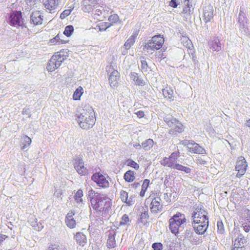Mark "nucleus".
Instances as JSON below:
<instances>
[{
  "mask_svg": "<svg viewBox=\"0 0 250 250\" xmlns=\"http://www.w3.org/2000/svg\"><path fill=\"white\" fill-rule=\"evenodd\" d=\"M161 201L160 197H155L152 200L150 204L152 213L157 214L163 211V205L161 204Z\"/></svg>",
  "mask_w": 250,
  "mask_h": 250,
  "instance_id": "nucleus-13",
  "label": "nucleus"
},
{
  "mask_svg": "<svg viewBox=\"0 0 250 250\" xmlns=\"http://www.w3.org/2000/svg\"><path fill=\"white\" fill-rule=\"evenodd\" d=\"M50 42L52 43H56L58 42V44H60V43H66V42H64L62 40L60 39L59 35L58 34L55 37L52 39L50 41Z\"/></svg>",
  "mask_w": 250,
  "mask_h": 250,
  "instance_id": "nucleus-44",
  "label": "nucleus"
},
{
  "mask_svg": "<svg viewBox=\"0 0 250 250\" xmlns=\"http://www.w3.org/2000/svg\"><path fill=\"white\" fill-rule=\"evenodd\" d=\"M74 238L80 246H83L86 243V237L81 232H77Z\"/></svg>",
  "mask_w": 250,
  "mask_h": 250,
  "instance_id": "nucleus-20",
  "label": "nucleus"
},
{
  "mask_svg": "<svg viewBox=\"0 0 250 250\" xmlns=\"http://www.w3.org/2000/svg\"><path fill=\"white\" fill-rule=\"evenodd\" d=\"M74 167L77 172L81 175H85L87 173V170L84 167V162L80 157L75 159Z\"/></svg>",
  "mask_w": 250,
  "mask_h": 250,
  "instance_id": "nucleus-12",
  "label": "nucleus"
},
{
  "mask_svg": "<svg viewBox=\"0 0 250 250\" xmlns=\"http://www.w3.org/2000/svg\"><path fill=\"white\" fill-rule=\"evenodd\" d=\"M26 3L30 5H34L39 0H26Z\"/></svg>",
  "mask_w": 250,
  "mask_h": 250,
  "instance_id": "nucleus-60",
  "label": "nucleus"
},
{
  "mask_svg": "<svg viewBox=\"0 0 250 250\" xmlns=\"http://www.w3.org/2000/svg\"><path fill=\"white\" fill-rule=\"evenodd\" d=\"M56 56L53 55L48 62L47 69L48 71L53 72L56 69V60H58V58L56 59L57 57Z\"/></svg>",
  "mask_w": 250,
  "mask_h": 250,
  "instance_id": "nucleus-21",
  "label": "nucleus"
},
{
  "mask_svg": "<svg viewBox=\"0 0 250 250\" xmlns=\"http://www.w3.org/2000/svg\"><path fill=\"white\" fill-rule=\"evenodd\" d=\"M180 155V152L179 151L173 152L169 156L171 159L174 162H176L178 157Z\"/></svg>",
  "mask_w": 250,
  "mask_h": 250,
  "instance_id": "nucleus-50",
  "label": "nucleus"
},
{
  "mask_svg": "<svg viewBox=\"0 0 250 250\" xmlns=\"http://www.w3.org/2000/svg\"><path fill=\"white\" fill-rule=\"evenodd\" d=\"M83 90L82 87L78 88L73 94V99L75 100H78L80 99L81 96L83 94L82 91Z\"/></svg>",
  "mask_w": 250,
  "mask_h": 250,
  "instance_id": "nucleus-38",
  "label": "nucleus"
},
{
  "mask_svg": "<svg viewBox=\"0 0 250 250\" xmlns=\"http://www.w3.org/2000/svg\"><path fill=\"white\" fill-rule=\"evenodd\" d=\"M112 24L111 23L104 22V24H102L100 27V30L105 31L107 28L109 27Z\"/></svg>",
  "mask_w": 250,
  "mask_h": 250,
  "instance_id": "nucleus-51",
  "label": "nucleus"
},
{
  "mask_svg": "<svg viewBox=\"0 0 250 250\" xmlns=\"http://www.w3.org/2000/svg\"><path fill=\"white\" fill-rule=\"evenodd\" d=\"M247 163L243 157H239V159L236 162V170L238 171L236 177L240 178L246 172Z\"/></svg>",
  "mask_w": 250,
  "mask_h": 250,
  "instance_id": "nucleus-8",
  "label": "nucleus"
},
{
  "mask_svg": "<svg viewBox=\"0 0 250 250\" xmlns=\"http://www.w3.org/2000/svg\"><path fill=\"white\" fill-rule=\"evenodd\" d=\"M141 68L142 71L143 72H145V73L148 72L149 70H149L150 67L148 66V64H147L146 59H145V58L143 57L141 59Z\"/></svg>",
  "mask_w": 250,
  "mask_h": 250,
  "instance_id": "nucleus-34",
  "label": "nucleus"
},
{
  "mask_svg": "<svg viewBox=\"0 0 250 250\" xmlns=\"http://www.w3.org/2000/svg\"><path fill=\"white\" fill-rule=\"evenodd\" d=\"M183 167V166H182V165H181L180 164H175L174 165L173 168L177 169V170H179L182 171V169H183L182 168Z\"/></svg>",
  "mask_w": 250,
  "mask_h": 250,
  "instance_id": "nucleus-61",
  "label": "nucleus"
},
{
  "mask_svg": "<svg viewBox=\"0 0 250 250\" xmlns=\"http://www.w3.org/2000/svg\"><path fill=\"white\" fill-rule=\"evenodd\" d=\"M135 202V197L133 196H131L129 198L127 199V201L126 204L128 206H131L133 205Z\"/></svg>",
  "mask_w": 250,
  "mask_h": 250,
  "instance_id": "nucleus-54",
  "label": "nucleus"
},
{
  "mask_svg": "<svg viewBox=\"0 0 250 250\" xmlns=\"http://www.w3.org/2000/svg\"><path fill=\"white\" fill-rule=\"evenodd\" d=\"M247 240L244 237L242 238H238L235 240L234 246L235 247H245Z\"/></svg>",
  "mask_w": 250,
  "mask_h": 250,
  "instance_id": "nucleus-33",
  "label": "nucleus"
},
{
  "mask_svg": "<svg viewBox=\"0 0 250 250\" xmlns=\"http://www.w3.org/2000/svg\"><path fill=\"white\" fill-rule=\"evenodd\" d=\"M171 196V193H165L164 194V198L167 202H170L171 201L170 198Z\"/></svg>",
  "mask_w": 250,
  "mask_h": 250,
  "instance_id": "nucleus-58",
  "label": "nucleus"
},
{
  "mask_svg": "<svg viewBox=\"0 0 250 250\" xmlns=\"http://www.w3.org/2000/svg\"><path fill=\"white\" fill-rule=\"evenodd\" d=\"M208 44L210 48L213 51H219L222 49L220 39L218 37H216L213 40L210 41Z\"/></svg>",
  "mask_w": 250,
  "mask_h": 250,
  "instance_id": "nucleus-19",
  "label": "nucleus"
},
{
  "mask_svg": "<svg viewBox=\"0 0 250 250\" xmlns=\"http://www.w3.org/2000/svg\"><path fill=\"white\" fill-rule=\"evenodd\" d=\"M108 20L111 23H115L118 21L119 16L117 14H113L110 16Z\"/></svg>",
  "mask_w": 250,
  "mask_h": 250,
  "instance_id": "nucleus-49",
  "label": "nucleus"
},
{
  "mask_svg": "<svg viewBox=\"0 0 250 250\" xmlns=\"http://www.w3.org/2000/svg\"><path fill=\"white\" fill-rule=\"evenodd\" d=\"M54 55H56V57H57V58L56 59H58V60H56V69H57L59 67H60L61 66V65L62 64V62H63L66 59L67 56L64 55L63 52H62V51L58 52L55 53V54Z\"/></svg>",
  "mask_w": 250,
  "mask_h": 250,
  "instance_id": "nucleus-23",
  "label": "nucleus"
},
{
  "mask_svg": "<svg viewBox=\"0 0 250 250\" xmlns=\"http://www.w3.org/2000/svg\"><path fill=\"white\" fill-rule=\"evenodd\" d=\"M208 223L209 222L205 223H194V222H191V225L195 232L197 234L201 235L204 234L207 231L208 227Z\"/></svg>",
  "mask_w": 250,
  "mask_h": 250,
  "instance_id": "nucleus-15",
  "label": "nucleus"
},
{
  "mask_svg": "<svg viewBox=\"0 0 250 250\" xmlns=\"http://www.w3.org/2000/svg\"><path fill=\"white\" fill-rule=\"evenodd\" d=\"M129 221V218L128 217V216L127 214H125L122 216L121 218V221L120 222V225L122 226L127 225Z\"/></svg>",
  "mask_w": 250,
  "mask_h": 250,
  "instance_id": "nucleus-47",
  "label": "nucleus"
},
{
  "mask_svg": "<svg viewBox=\"0 0 250 250\" xmlns=\"http://www.w3.org/2000/svg\"><path fill=\"white\" fill-rule=\"evenodd\" d=\"M148 217V215L147 211H144V212H142L140 215V219L141 220V221L143 222L144 221V220H146Z\"/></svg>",
  "mask_w": 250,
  "mask_h": 250,
  "instance_id": "nucleus-55",
  "label": "nucleus"
},
{
  "mask_svg": "<svg viewBox=\"0 0 250 250\" xmlns=\"http://www.w3.org/2000/svg\"><path fill=\"white\" fill-rule=\"evenodd\" d=\"M90 203L93 209L103 213H108L112 205L111 201L108 197L98 193L95 197L91 198Z\"/></svg>",
  "mask_w": 250,
  "mask_h": 250,
  "instance_id": "nucleus-2",
  "label": "nucleus"
},
{
  "mask_svg": "<svg viewBox=\"0 0 250 250\" xmlns=\"http://www.w3.org/2000/svg\"><path fill=\"white\" fill-rule=\"evenodd\" d=\"M65 223L68 227L70 229H73L76 226V221L74 219H71L65 221Z\"/></svg>",
  "mask_w": 250,
  "mask_h": 250,
  "instance_id": "nucleus-45",
  "label": "nucleus"
},
{
  "mask_svg": "<svg viewBox=\"0 0 250 250\" xmlns=\"http://www.w3.org/2000/svg\"><path fill=\"white\" fill-rule=\"evenodd\" d=\"M76 120L80 127L84 129L91 128L95 123L94 110L91 107L85 106L77 114Z\"/></svg>",
  "mask_w": 250,
  "mask_h": 250,
  "instance_id": "nucleus-1",
  "label": "nucleus"
},
{
  "mask_svg": "<svg viewBox=\"0 0 250 250\" xmlns=\"http://www.w3.org/2000/svg\"><path fill=\"white\" fill-rule=\"evenodd\" d=\"M9 24L16 27L27 28L25 23H24V19L22 17L21 11H16L11 13L8 19Z\"/></svg>",
  "mask_w": 250,
  "mask_h": 250,
  "instance_id": "nucleus-6",
  "label": "nucleus"
},
{
  "mask_svg": "<svg viewBox=\"0 0 250 250\" xmlns=\"http://www.w3.org/2000/svg\"><path fill=\"white\" fill-rule=\"evenodd\" d=\"M244 230L248 232L250 230V216L244 219V222L242 224Z\"/></svg>",
  "mask_w": 250,
  "mask_h": 250,
  "instance_id": "nucleus-35",
  "label": "nucleus"
},
{
  "mask_svg": "<svg viewBox=\"0 0 250 250\" xmlns=\"http://www.w3.org/2000/svg\"><path fill=\"white\" fill-rule=\"evenodd\" d=\"M126 164L127 166L132 167L135 168L136 170H138L140 167L139 165L131 159L127 160L126 161Z\"/></svg>",
  "mask_w": 250,
  "mask_h": 250,
  "instance_id": "nucleus-40",
  "label": "nucleus"
},
{
  "mask_svg": "<svg viewBox=\"0 0 250 250\" xmlns=\"http://www.w3.org/2000/svg\"><path fill=\"white\" fill-rule=\"evenodd\" d=\"M194 208V210L191 215L192 222L194 223L209 222L208 213L204 209L202 206H198Z\"/></svg>",
  "mask_w": 250,
  "mask_h": 250,
  "instance_id": "nucleus-4",
  "label": "nucleus"
},
{
  "mask_svg": "<svg viewBox=\"0 0 250 250\" xmlns=\"http://www.w3.org/2000/svg\"><path fill=\"white\" fill-rule=\"evenodd\" d=\"M130 78L132 80H133L134 82H135V81L136 80L137 78L139 77L138 74L135 72H131L130 74Z\"/></svg>",
  "mask_w": 250,
  "mask_h": 250,
  "instance_id": "nucleus-57",
  "label": "nucleus"
},
{
  "mask_svg": "<svg viewBox=\"0 0 250 250\" xmlns=\"http://www.w3.org/2000/svg\"><path fill=\"white\" fill-rule=\"evenodd\" d=\"M182 169V171H184L186 173H189L191 171V169L190 168L185 166H183Z\"/></svg>",
  "mask_w": 250,
  "mask_h": 250,
  "instance_id": "nucleus-63",
  "label": "nucleus"
},
{
  "mask_svg": "<svg viewBox=\"0 0 250 250\" xmlns=\"http://www.w3.org/2000/svg\"><path fill=\"white\" fill-rule=\"evenodd\" d=\"M163 94L165 98L173 100V92L170 88L166 87L162 90Z\"/></svg>",
  "mask_w": 250,
  "mask_h": 250,
  "instance_id": "nucleus-28",
  "label": "nucleus"
},
{
  "mask_svg": "<svg viewBox=\"0 0 250 250\" xmlns=\"http://www.w3.org/2000/svg\"><path fill=\"white\" fill-rule=\"evenodd\" d=\"M152 248L153 250H162L163 249V246L161 243H154L152 245Z\"/></svg>",
  "mask_w": 250,
  "mask_h": 250,
  "instance_id": "nucleus-48",
  "label": "nucleus"
},
{
  "mask_svg": "<svg viewBox=\"0 0 250 250\" xmlns=\"http://www.w3.org/2000/svg\"><path fill=\"white\" fill-rule=\"evenodd\" d=\"M161 164L167 166L171 168H173L174 165L175 164V162L173 161L170 158L165 157L161 161Z\"/></svg>",
  "mask_w": 250,
  "mask_h": 250,
  "instance_id": "nucleus-26",
  "label": "nucleus"
},
{
  "mask_svg": "<svg viewBox=\"0 0 250 250\" xmlns=\"http://www.w3.org/2000/svg\"><path fill=\"white\" fill-rule=\"evenodd\" d=\"M83 196V192L81 189H79L77 192L76 193L74 198L75 200L80 207L82 206L83 204V199L82 197Z\"/></svg>",
  "mask_w": 250,
  "mask_h": 250,
  "instance_id": "nucleus-29",
  "label": "nucleus"
},
{
  "mask_svg": "<svg viewBox=\"0 0 250 250\" xmlns=\"http://www.w3.org/2000/svg\"><path fill=\"white\" fill-rule=\"evenodd\" d=\"M97 0H83V10L85 12L89 13L93 10V8L96 4Z\"/></svg>",
  "mask_w": 250,
  "mask_h": 250,
  "instance_id": "nucleus-18",
  "label": "nucleus"
},
{
  "mask_svg": "<svg viewBox=\"0 0 250 250\" xmlns=\"http://www.w3.org/2000/svg\"><path fill=\"white\" fill-rule=\"evenodd\" d=\"M213 18V9L212 6L208 5L203 9V21L207 23L210 22Z\"/></svg>",
  "mask_w": 250,
  "mask_h": 250,
  "instance_id": "nucleus-17",
  "label": "nucleus"
},
{
  "mask_svg": "<svg viewBox=\"0 0 250 250\" xmlns=\"http://www.w3.org/2000/svg\"><path fill=\"white\" fill-rule=\"evenodd\" d=\"M106 70L109 72L112 71L109 76V83L111 86H115L119 79V72L116 70L113 69V66L112 63L109 66L106 67Z\"/></svg>",
  "mask_w": 250,
  "mask_h": 250,
  "instance_id": "nucleus-10",
  "label": "nucleus"
},
{
  "mask_svg": "<svg viewBox=\"0 0 250 250\" xmlns=\"http://www.w3.org/2000/svg\"><path fill=\"white\" fill-rule=\"evenodd\" d=\"M186 221L185 214L177 212L169 220V228L171 232L175 235L178 234L184 229V224Z\"/></svg>",
  "mask_w": 250,
  "mask_h": 250,
  "instance_id": "nucleus-3",
  "label": "nucleus"
},
{
  "mask_svg": "<svg viewBox=\"0 0 250 250\" xmlns=\"http://www.w3.org/2000/svg\"><path fill=\"white\" fill-rule=\"evenodd\" d=\"M137 36L138 32L137 31H135L133 32V34L130 36V37L125 42L124 46L126 49H129L134 44L135 41V39Z\"/></svg>",
  "mask_w": 250,
  "mask_h": 250,
  "instance_id": "nucleus-22",
  "label": "nucleus"
},
{
  "mask_svg": "<svg viewBox=\"0 0 250 250\" xmlns=\"http://www.w3.org/2000/svg\"><path fill=\"white\" fill-rule=\"evenodd\" d=\"M164 42V39L161 36V35H155L145 43L144 48L146 49L148 53L150 51H155L160 49Z\"/></svg>",
  "mask_w": 250,
  "mask_h": 250,
  "instance_id": "nucleus-5",
  "label": "nucleus"
},
{
  "mask_svg": "<svg viewBox=\"0 0 250 250\" xmlns=\"http://www.w3.org/2000/svg\"><path fill=\"white\" fill-rule=\"evenodd\" d=\"M135 83L136 84L139 85H144L145 84V82L141 78H137L136 80L135 81Z\"/></svg>",
  "mask_w": 250,
  "mask_h": 250,
  "instance_id": "nucleus-56",
  "label": "nucleus"
},
{
  "mask_svg": "<svg viewBox=\"0 0 250 250\" xmlns=\"http://www.w3.org/2000/svg\"><path fill=\"white\" fill-rule=\"evenodd\" d=\"M74 31V27L72 25H69L65 27L64 31H63V34L66 36L70 37L72 33Z\"/></svg>",
  "mask_w": 250,
  "mask_h": 250,
  "instance_id": "nucleus-39",
  "label": "nucleus"
},
{
  "mask_svg": "<svg viewBox=\"0 0 250 250\" xmlns=\"http://www.w3.org/2000/svg\"><path fill=\"white\" fill-rule=\"evenodd\" d=\"M61 1L62 0H45L43 4L45 10L49 13H55Z\"/></svg>",
  "mask_w": 250,
  "mask_h": 250,
  "instance_id": "nucleus-7",
  "label": "nucleus"
},
{
  "mask_svg": "<svg viewBox=\"0 0 250 250\" xmlns=\"http://www.w3.org/2000/svg\"><path fill=\"white\" fill-rule=\"evenodd\" d=\"M189 241L193 245H198L202 243L203 240L201 238H198L197 236H192Z\"/></svg>",
  "mask_w": 250,
  "mask_h": 250,
  "instance_id": "nucleus-42",
  "label": "nucleus"
},
{
  "mask_svg": "<svg viewBox=\"0 0 250 250\" xmlns=\"http://www.w3.org/2000/svg\"><path fill=\"white\" fill-rule=\"evenodd\" d=\"M154 145V141L151 139L146 140L145 142L142 143V147L146 150H149Z\"/></svg>",
  "mask_w": 250,
  "mask_h": 250,
  "instance_id": "nucleus-27",
  "label": "nucleus"
},
{
  "mask_svg": "<svg viewBox=\"0 0 250 250\" xmlns=\"http://www.w3.org/2000/svg\"><path fill=\"white\" fill-rule=\"evenodd\" d=\"M74 8V6L73 5L69 6L68 9L64 10L61 14L60 18L61 19H65L66 17H67L70 14L71 12H72Z\"/></svg>",
  "mask_w": 250,
  "mask_h": 250,
  "instance_id": "nucleus-36",
  "label": "nucleus"
},
{
  "mask_svg": "<svg viewBox=\"0 0 250 250\" xmlns=\"http://www.w3.org/2000/svg\"><path fill=\"white\" fill-rule=\"evenodd\" d=\"M149 180L148 179H145L144 182H143V183L142 185V189L144 190H146L148 186H149Z\"/></svg>",
  "mask_w": 250,
  "mask_h": 250,
  "instance_id": "nucleus-52",
  "label": "nucleus"
},
{
  "mask_svg": "<svg viewBox=\"0 0 250 250\" xmlns=\"http://www.w3.org/2000/svg\"><path fill=\"white\" fill-rule=\"evenodd\" d=\"M248 19L244 12L240 8L238 17V21L239 24V29L242 33L247 34L248 32Z\"/></svg>",
  "mask_w": 250,
  "mask_h": 250,
  "instance_id": "nucleus-9",
  "label": "nucleus"
},
{
  "mask_svg": "<svg viewBox=\"0 0 250 250\" xmlns=\"http://www.w3.org/2000/svg\"><path fill=\"white\" fill-rule=\"evenodd\" d=\"M193 232L191 229H187L184 233V238L189 240L193 236Z\"/></svg>",
  "mask_w": 250,
  "mask_h": 250,
  "instance_id": "nucleus-41",
  "label": "nucleus"
},
{
  "mask_svg": "<svg viewBox=\"0 0 250 250\" xmlns=\"http://www.w3.org/2000/svg\"><path fill=\"white\" fill-rule=\"evenodd\" d=\"M105 7L103 6L95 5L93 8V9H95L94 11L95 15H97L98 16L103 15V16L105 17L107 13V9H105Z\"/></svg>",
  "mask_w": 250,
  "mask_h": 250,
  "instance_id": "nucleus-25",
  "label": "nucleus"
},
{
  "mask_svg": "<svg viewBox=\"0 0 250 250\" xmlns=\"http://www.w3.org/2000/svg\"><path fill=\"white\" fill-rule=\"evenodd\" d=\"M176 119L171 116H167L164 118V121L170 126H173V123H175Z\"/></svg>",
  "mask_w": 250,
  "mask_h": 250,
  "instance_id": "nucleus-37",
  "label": "nucleus"
},
{
  "mask_svg": "<svg viewBox=\"0 0 250 250\" xmlns=\"http://www.w3.org/2000/svg\"><path fill=\"white\" fill-rule=\"evenodd\" d=\"M96 193L95 192V191L92 189L89 190L88 195L90 198V200L91 199V198L95 197L97 195H96Z\"/></svg>",
  "mask_w": 250,
  "mask_h": 250,
  "instance_id": "nucleus-62",
  "label": "nucleus"
},
{
  "mask_svg": "<svg viewBox=\"0 0 250 250\" xmlns=\"http://www.w3.org/2000/svg\"><path fill=\"white\" fill-rule=\"evenodd\" d=\"M114 234L110 233L107 241V246L109 248H113L116 246Z\"/></svg>",
  "mask_w": 250,
  "mask_h": 250,
  "instance_id": "nucleus-30",
  "label": "nucleus"
},
{
  "mask_svg": "<svg viewBox=\"0 0 250 250\" xmlns=\"http://www.w3.org/2000/svg\"><path fill=\"white\" fill-rule=\"evenodd\" d=\"M92 180L96 183L98 186L107 188L109 186V182L105 177L100 173H96L92 176Z\"/></svg>",
  "mask_w": 250,
  "mask_h": 250,
  "instance_id": "nucleus-11",
  "label": "nucleus"
},
{
  "mask_svg": "<svg viewBox=\"0 0 250 250\" xmlns=\"http://www.w3.org/2000/svg\"><path fill=\"white\" fill-rule=\"evenodd\" d=\"M189 145L190 146H187V148L190 152L196 154H203L206 153L205 149L194 141H191L189 142Z\"/></svg>",
  "mask_w": 250,
  "mask_h": 250,
  "instance_id": "nucleus-14",
  "label": "nucleus"
},
{
  "mask_svg": "<svg viewBox=\"0 0 250 250\" xmlns=\"http://www.w3.org/2000/svg\"><path fill=\"white\" fill-rule=\"evenodd\" d=\"M174 131L177 132H182L183 131V125L178 120H176L175 123H173V126H170Z\"/></svg>",
  "mask_w": 250,
  "mask_h": 250,
  "instance_id": "nucleus-32",
  "label": "nucleus"
},
{
  "mask_svg": "<svg viewBox=\"0 0 250 250\" xmlns=\"http://www.w3.org/2000/svg\"><path fill=\"white\" fill-rule=\"evenodd\" d=\"M43 16L40 11H35L32 13L30 16V22L34 25H41L42 23Z\"/></svg>",
  "mask_w": 250,
  "mask_h": 250,
  "instance_id": "nucleus-16",
  "label": "nucleus"
},
{
  "mask_svg": "<svg viewBox=\"0 0 250 250\" xmlns=\"http://www.w3.org/2000/svg\"><path fill=\"white\" fill-rule=\"evenodd\" d=\"M124 179L127 182H132L135 179L133 171L129 170L127 171L124 174Z\"/></svg>",
  "mask_w": 250,
  "mask_h": 250,
  "instance_id": "nucleus-31",
  "label": "nucleus"
},
{
  "mask_svg": "<svg viewBox=\"0 0 250 250\" xmlns=\"http://www.w3.org/2000/svg\"><path fill=\"white\" fill-rule=\"evenodd\" d=\"M217 231L219 233L222 234L225 232L224 225L222 221H218L217 223Z\"/></svg>",
  "mask_w": 250,
  "mask_h": 250,
  "instance_id": "nucleus-43",
  "label": "nucleus"
},
{
  "mask_svg": "<svg viewBox=\"0 0 250 250\" xmlns=\"http://www.w3.org/2000/svg\"><path fill=\"white\" fill-rule=\"evenodd\" d=\"M128 197V193L124 190H121L120 192V198L121 200L123 202L126 203V201H127Z\"/></svg>",
  "mask_w": 250,
  "mask_h": 250,
  "instance_id": "nucleus-46",
  "label": "nucleus"
},
{
  "mask_svg": "<svg viewBox=\"0 0 250 250\" xmlns=\"http://www.w3.org/2000/svg\"><path fill=\"white\" fill-rule=\"evenodd\" d=\"M74 214H75V213L73 211H72V210L69 211L66 215V217L65 218V221L69 220V219H74L73 216L74 215Z\"/></svg>",
  "mask_w": 250,
  "mask_h": 250,
  "instance_id": "nucleus-53",
  "label": "nucleus"
},
{
  "mask_svg": "<svg viewBox=\"0 0 250 250\" xmlns=\"http://www.w3.org/2000/svg\"><path fill=\"white\" fill-rule=\"evenodd\" d=\"M131 187L134 189H136L140 186V183L139 182H134L133 184L131 185Z\"/></svg>",
  "mask_w": 250,
  "mask_h": 250,
  "instance_id": "nucleus-64",
  "label": "nucleus"
},
{
  "mask_svg": "<svg viewBox=\"0 0 250 250\" xmlns=\"http://www.w3.org/2000/svg\"><path fill=\"white\" fill-rule=\"evenodd\" d=\"M169 5L173 8H176L178 6V4H177L176 0H171L169 1Z\"/></svg>",
  "mask_w": 250,
  "mask_h": 250,
  "instance_id": "nucleus-59",
  "label": "nucleus"
},
{
  "mask_svg": "<svg viewBox=\"0 0 250 250\" xmlns=\"http://www.w3.org/2000/svg\"><path fill=\"white\" fill-rule=\"evenodd\" d=\"M31 143V139L26 135H23L21 138L20 146L21 149H25Z\"/></svg>",
  "mask_w": 250,
  "mask_h": 250,
  "instance_id": "nucleus-24",
  "label": "nucleus"
}]
</instances>
